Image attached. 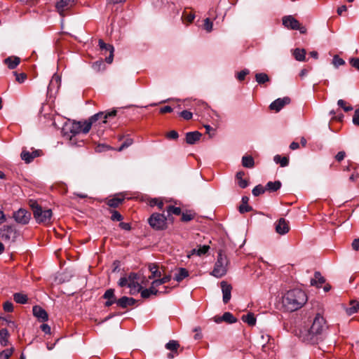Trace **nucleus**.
Here are the masks:
<instances>
[{
  "mask_svg": "<svg viewBox=\"0 0 359 359\" xmlns=\"http://www.w3.org/2000/svg\"><path fill=\"white\" fill-rule=\"evenodd\" d=\"M306 294L300 289L287 291L283 297V306L287 311L292 312L301 309L307 302Z\"/></svg>",
  "mask_w": 359,
  "mask_h": 359,
  "instance_id": "obj_1",
  "label": "nucleus"
},
{
  "mask_svg": "<svg viewBox=\"0 0 359 359\" xmlns=\"http://www.w3.org/2000/svg\"><path fill=\"white\" fill-rule=\"evenodd\" d=\"M326 328L325 318L320 314H316L311 327L302 331V337L307 342H316V337L321 334Z\"/></svg>",
  "mask_w": 359,
  "mask_h": 359,
  "instance_id": "obj_2",
  "label": "nucleus"
},
{
  "mask_svg": "<svg viewBox=\"0 0 359 359\" xmlns=\"http://www.w3.org/2000/svg\"><path fill=\"white\" fill-rule=\"evenodd\" d=\"M116 114V111L113 110L111 111L105 113V112H99L93 116H91L88 121H86L83 123H81V132L86 134L89 132L92 126L95 125L96 126V122L98 121H100V122L98 123V124L101 123H106L107 121L106 119L109 117H114Z\"/></svg>",
  "mask_w": 359,
  "mask_h": 359,
  "instance_id": "obj_3",
  "label": "nucleus"
},
{
  "mask_svg": "<svg viewBox=\"0 0 359 359\" xmlns=\"http://www.w3.org/2000/svg\"><path fill=\"white\" fill-rule=\"evenodd\" d=\"M228 264L229 260L226 256L223 255L221 252H219L214 269L210 274L216 278H222L225 276L227 272Z\"/></svg>",
  "mask_w": 359,
  "mask_h": 359,
  "instance_id": "obj_4",
  "label": "nucleus"
},
{
  "mask_svg": "<svg viewBox=\"0 0 359 359\" xmlns=\"http://www.w3.org/2000/svg\"><path fill=\"white\" fill-rule=\"evenodd\" d=\"M34 217L38 223L48 224L50 222L52 217V210L50 209L43 210L36 203L32 205Z\"/></svg>",
  "mask_w": 359,
  "mask_h": 359,
  "instance_id": "obj_5",
  "label": "nucleus"
},
{
  "mask_svg": "<svg viewBox=\"0 0 359 359\" xmlns=\"http://www.w3.org/2000/svg\"><path fill=\"white\" fill-rule=\"evenodd\" d=\"M18 235V231L13 225H4L0 229V238L5 242L14 243Z\"/></svg>",
  "mask_w": 359,
  "mask_h": 359,
  "instance_id": "obj_6",
  "label": "nucleus"
},
{
  "mask_svg": "<svg viewBox=\"0 0 359 359\" xmlns=\"http://www.w3.org/2000/svg\"><path fill=\"white\" fill-rule=\"evenodd\" d=\"M167 218L163 214L154 213L149 219L150 226L156 230H162L166 227Z\"/></svg>",
  "mask_w": 359,
  "mask_h": 359,
  "instance_id": "obj_7",
  "label": "nucleus"
},
{
  "mask_svg": "<svg viewBox=\"0 0 359 359\" xmlns=\"http://www.w3.org/2000/svg\"><path fill=\"white\" fill-rule=\"evenodd\" d=\"M282 20L283 25L287 29L299 30L302 34H304L306 32V27L302 26L299 22L292 15L285 16Z\"/></svg>",
  "mask_w": 359,
  "mask_h": 359,
  "instance_id": "obj_8",
  "label": "nucleus"
},
{
  "mask_svg": "<svg viewBox=\"0 0 359 359\" xmlns=\"http://www.w3.org/2000/svg\"><path fill=\"white\" fill-rule=\"evenodd\" d=\"M128 287L130 289V294H135L139 292L142 287L139 283V277L137 273H130L128 275Z\"/></svg>",
  "mask_w": 359,
  "mask_h": 359,
  "instance_id": "obj_9",
  "label": "nucleus"
},
{
  "mask_svg": "<svg viewBox=\"0 0 359 359\" xmlns=\"http://www.w3.org/2000/svg\"><path fill=\"white\" fill-rule=\"evenodd\" d=\"M15 221L21 224H26L30 219V213L25 209H19L18 211L13 212Z\"/></svg>",
  "mask_w": 359,
  "mask_h": 359,
  "instance_id": "obj_10",
  "label": "nucleus"
},
{
  "mask_svg": "<svg viewBox=\"0 0 359 359\" xmlns=\"http://www.w3.org/2000/svg\"><path fill=\"white\" fill-rule=\"evenodd\" d=\"M76 0H60L56 4V8L60 15H64L65 12L70 9Z\"/></svg>",
  "mask_w": 359,
  "mask_h": 359,
  "instance_id": "obj_11",
  "label": "nucleus"
},
{
  "mask_svg": "<svg viewBox=\"0 0 359 359\" xmlns=\"http://www.w3.org/2000/svg\"><path fill=\"white\" fill-rule=\"evenodd\" d=\"M290 102V98L288 97L278 98L270 104L269 107L271 110H274L278 112Z\"/></svg>",
  "mask_w": 359,
  "mask_h": 359,
  "instance_id": "obj_12",
  "label": "nucleus"
},
{
  "mask_svg": "<svg viewBox=\"0 0 359 359\" xmlns=\"http://www.w3.org/2000/svg\"><path fill=\"white\" fill-rule=\"evenodd\" d=\"M221 287L222 292V299L224 304L229 302L231 297L232 287L226 281L221 282Z\"/></svg>",
  "mask_w": 359,
  "mask_h": 359,
  "instance_id": "obj_13",
  "label": "nucleus"
},
{
  "mask_svg": "<svg viewBox=\"0 0 359 359\" xmlns=\"http://www.w3.org/2000/svg\"><path fill=\"white\" fill-rule=\"evenodd\" d=\"M290 230L288 222L284 218H280L276 223V231L280 235L287 233Z\"/></svg>",
  "mask_w": 359,
  "mask_h": 359,
  "instance_id": "obj_14",
  "label": "nucleus"
},
{
  "mask_svg": "<svg viewBox=\"0 0 359 359\" xmlns=\"http://www.w3.org/2000/svg\"><path fill=\"white\" fill-rule=\"evenodd\" d=\"M33 315L41 321H46L48 318L47 312L39 306H34L32 309Z\"/></svg>",
  "mask_w": 359,
  "mask_h": 359,
  "instance_id": "obj_15",
  "label": "nucleus"
},
{
  "mask_svg": "<svg viewBox=\"0 0 359 359\" xmlns=\"http://www.w3.org/2000/svg\"><path fill=\"white\" fill-rule=\"evenodd\" d=\"M201 133L198 131L187 133L186 142L188 144H194L201 139Z\"/></svg>",
  "mask_w": 359,
  "mask_h": 359,
  "instance_id": "obj_16",
  "label": "nucleus"
},
{
  "mask_svg": "<svg viewBox=\"0 0 359 359\" xmlns=\"http://www.w3.org/2000/svg\"><path fill=\"white\" fill-rule=\"evenodd\" d=\"M136 300L132 297H123L116 301V304L121 308H126L128 306H133L135 304Z\"/></svg>",
  "mask_w": 359,
  "mask_h": 359,
  "instance_id": "obj_17",
  "label": "nucleus"
},
{
  "mask_svg": "<svg viewBox=\"0 0 359 359\" xmlns=\"http://www.w3.org/2000/svg\"><path fill=\"white\" fill-rule=\"evenodd\" d=\"M140 293H141V297L142 298H149L150 297V295L151 294H157L158 292V290L156 289V287L153 285V283H151V285L150 286L149 288L148 289H144V290H141L140 291Z\"/></svg>",
  "mask_w": 359,
  "mask_h": 359,
  "instance_id": "obj_18",
  "label": "nucleus"
},
{
  "mask_svg": "<svg viewBox=\"0 0 359 359\" xmlns=\"http://www.w3.org/2000/svg\"><path fill=\"white\" fill-rule=\"evenodd\" d=\"M20 59L18 57H8L4 60V62L11 69H15L20 63Z\"/></svg>",
  "mask_w": 359,
  "mask_h": 359,
  "instance_id": "obj_19",
  "label": "nucleus"
},
{
  "mask_svg": "<svg viewBox=\"0 0 359 359\" xmlns=\"http://www.w3.org/2000/svg\"><path fill=\"white\" fill-rule=\"evenodd\" d=\"M359 310V302L356 301H351L350 306L346 309L347 315L351 316Z\"/></svg>",
  "mask_w": 359,
  "mask_h": 359,
  "instance_id": "obj_20",
  "label": "nucleus"
},
{
  "mask_svg": "<svg viewBox=\"0 0 359 359\" xmlns=\"http://www.w3.org/2000/svg\"><path fill=\"white\" fill-rule=\"evenodd\" d=\"M189 276V271L184 268H180L178 272L175 273L174 279L177 282H181L183 279Z\"/></svg>",
  "mask_w": 359,
  "mask_h": 359,
  "instance_id": "obj_21",
  "label": "nucleus"
},
{
  "mask_svg": "<svg viewBox=\"0 0 359 359\" xmlns=\"http://www.w3.org/2000/svg\"><path fill=\"white\" fill-rule=\"evenodd\" d=\"M149 270L151 272V276L149 277V279L154 278H159L161 276V272L158 269V266L155 264H150L149 265Z\"/></svg>",
  "mask_w": 359,
  "mask_h": 359,
  "instance_id": "obj_22",
  "label": "nucleus"
},
{
  "mask_svg": "<svg viewBox=\"0 0 359 359\" xmlns=\"http://www.w3.org/2000/svg\"><path fill=\"white\" fill-rule=\"evenodd\" d=\"M9 334L6 329L0 330V344L2 346H6L8 344Z\"/></svg>",
  "mask_w": 359,
  "mask_h": 359,
  "instance_id": "obj_23",
  "label": "nucleus"
},
{
  "mask_svg": "<svg viewBox=\"0 0 359 359\" xmlns=\"http://www.w3.org/2000/svg\"><path fill=\"white\" fill-rule=\"evenodd\" d=\"M242 320L250 326H253L256 324V318L253 313H248L246 315L242 316Z\"/></svg>",
  "mask_w": 359,
  "mask_h": 359,
  "instance_id": "obj_24",
  "label": "nucleus"
},
{
  "mask_svg": "<svg viewBox=\"0 0 359 359\" xmlns=\"http://www.w3.org/2000/svg\"><path fill=\"white\" fill-rule=\"evenodd\" d=\"M293 55L297 60L301 61V62L304 61L305 55H306V50L304 49L296 48L294 50Z\"/></svg>",
  "mask_w": 359,
  "mask_h": 359,
  "instance_id": "obj_25",
  "label": "nucleus"
},
{
  "mask_svg": "<svg viewBox=\"0 0 359 359\" xmlns=\"http://www.w3.org/2000/svg\"><path fill=\"white\" fill-rule=\"evenodd\" d=\"M281 187V183L279 181L269 182L266 185V190L270 191H276Z\"/></svg>",
  "mask_w": 359,
  "mask_h": 359,
  "instance_id": "obj_26",
  "label": "nucleus"
},
{
  "mask_svg": "<svg viewBox=\"0 0 359 359\" xmlns=\"http://www.w3.org/2000/svg\"><path fill=\"white\" fill-rule=\"evenodd\" d=\"M172 278V276L170 274H168V275H165L164 276L163 278H158V279H156V280H154L152 283H153V285L156 286V287H158L159 285H162V284H165V283H168Z\"/></svg>",
  "mask_w": 359,
  "mask_h": 359,
  "instance_id": "obj_27",
  "label": "nucleus"
},
{
  "mask_svg": "<svg viewBox=\"0 0 359 359\" xmlns=\"http://www.w3.org/2000/svg\"><path fill=\"white\" fill-rule=\"evenodd\" d=\"M242 165L245 168H252L255 165L254 159L251 156H244L242 158Z\"/></svg>",
  "mask_w": 359,
  "mask_h": 359,
  "instance_id": "obj_28",
  "label": "nucleus"
},
{
  "mask_svg": "<svg viewBox=\"0 0 359 359\" xmlns=\"http://www.w3.org/2000/svg\"><path fill=\"white\" fill-rule=\"evenodd\" d=\"M81 122H74L69 127V130L72 135H75L76 134L81 132Z\"/></svg>",
  "mask_w": 359,
  "mask_h": 359,
  "instance_id": "obj_29",
  "label": "nucleus"
},
{
  "mask_svg": "<svg viewBox=\"0 0 359 359\" xmlns=\"http://www.w3.org/2000/svg\"><path fill=\"white\" fill-rule=\"evenodd\" d=\"M325 282V278L321 276L320 273L316 271L314 274V278L311 280V285H316L318 283L323 284Z\"/></svg>",
  "mask_w": 359,
  "mask_h": 359,
  "instance_id": "obj_30",
  "label": "nucleus"
},
{
  "mask_svg": "<svg viewBox=\"0 0 359 359\" xmlns=\"http://www.w3.org/2000/svg\"><path fill=\"white\" fill-rule=\"evenodd\" d=\"M255 79L259 84H263L269 81V77L265 73H257L255 74Z\"/></svg>",
  "mask_w": 359,
  "mask_h": 359,
  "instance_id": "obj_31",
  "label": "nucleus"
},
{
  "mask_svg": "<svg viewBox=\"0 0 359 359\" xmlns=\"http://www.w3.org/2000/svg\"><path fill=\"white\" fill-rule=\"evenodd\" d=\"M13 299L15 302L18 304H25L27 302V297L26 294L22 293H15Z\"/></svg>",
  "mask_w": 359,
  "mask_h": 359,
  "instance_id": "obj_32",
  "label": "nucleus"
},
{
  "mask_svg": "<svg viewBox=\"0 0 359 359\" xmlns=\"http://www.w3.org/2000/svg\"><path fill=\"white\" fill-rule=\"evenodd\" d=\"M222 318L223 319V321L228 323H234L237 321V319L230 312H225L222 316Z\"/></svg>",
  "mask_w": 359,
  "mask_h": 359,
  "instance_id": "obj_33",
  "label": "nucleus"
},
{
  "mask_svg": "<svg viewBox=\"0 0 359 359\" xmlns=\"http://www.w3.org/2000/svg\"><path fill=\"white\" fill-rule=\"evenodd\" d=\"M123 201L122 198H113L107 201V205L112 208L118 207Z\"/></svg>",
  "mask_w": 359,
  "mask_h": 359,
  "instance_id": "obj_34",
  "label": "nucleus"
},
{
  "mask_svg": "<svg viewBox=\"0 0 359 359\" xmlns=\"http://www.w3.org/2000/svg\"><path fill=\"white\" fill-rule=\"evenodd\" d=\"M14 351L13 348H7L0 352V359H9Z\"/></svg>",
  "mask_w": 359,
  "mask_h": 359,
  "instance_id": "obj_35",
  "label": "nucleus"
},
{
  "mask_svg": "<svg viewBox=\"0 0 359 359\" xmlns=\"http://www.w3.org/2000/svg\"><path fill=\"white\" fill-rule=\"evenodd\" d=\"M180 346L179 343L177 341L175 340H170L169 342H168L165 344V348L168 350L176 351L177 348Z\"/></svg>",
  "mask_w": 359,
  "mask_h": 359,
  "instance_id": "obj_36",
  "label": "nucleus"
},
{
  "mask_svg": "<svg viewBox=\"0 0 359 359\" xmlns=\"http://www.w3.org/2000/svg\"><path fill=\"white\" fill-rule=\"evenodd\" d=\"M266 191V187H262L261 184H259L257 186H256L253 189H252V194L255 196H259L260 194H262L265 192Z\"/></svg>",
  "mask_w": 359,
  "mask_h": 359,
  "instance_id": "obj_37",
  "label": "nucleus"
},
{
  "mask_svg": "<svg viewBox=\"0 0 359 359\" xmlns=\"http://www.w3.org/2000/svg\"><path fill=\"white\" fill-rule=\"evenodd\" d=\"M167 212H168V215H170L171 214L179 215L181 213V209L178 207H174L172 205H169L167 208Z\"/></svg>",
  "mask_w": 359,
  "mask_h": 359,
  "instance_id": "obj_38",
  "label": "nucleus"
},
{
  "mask_svg": "<svg viewBox=\"0 0 359 359\" xmlns=\"http://www.w3.org/2000/svg\"><path fill=\"white\" fill-rule=\"evenodd\" d=\"M99 46L102 50H106L107 51L114 50L113 46L105 43L102 39L99 40Z\"/></svg>",
  "mask_w": 359,
  "mask_h": 359,
  "instance_id": "obj_39",
  "label": "nucleus"
},
{
  "mask_svg": "<svg viewBox=\"0 0 359 359\" xmlns=\"http://www.w3.org/2000/svg\"><path fill=\"white\" fill-rule=\"evenodd\" d=\"M332 64L335 67H338L345 64L344 60L338 55H334L332 60Z\"/></svg>",
  "mask_w": 359,
  "mask_h": 359,
  "instance_id": "obj_40",
  "label": "nucleus"
},
{
  "mask_svg": "<svg viewBox=\"0 0 359 359\" xmlns=\"http://www.w3.org/2000/svg\"><path fill=\"white\" fill-rule=\"evenodd\" d=\"M31 153L27 151H22L21 153L22 159L27 163H29L32 161V157H31Z\"/></svg>",
  "mask_w": 359,
  "mask_h": 359,
  "instance_id": "obj_41",
  "label": "nucleus"
},
{
  "mask_svg": "<svg viewBox=\"0 0 359 359\" xmlns=\"http://www.w3.org/2000/svg\"><path fill=\"white\" fill-rule=\"evenodd\" d=\"M133 143V140L131 138L126 139L121 146L117 149L118 151H121L124 149L130 147Z\"/></svg>",
  "mask_w": 359,
  "mask_h": 359,
  "instance_id": "obj_42",
  "label": "nucleus"
},
{
  "mask_svg": "<svg viewBox=\"0 0 359 359\" xmlns=\"http://www.w3.org/2000/svg\"><path fill=\"white\" fill-rule=\"evenodd\" d=\"M204 29L208 32H210L212 30L213 24L212 21H210V18H206L204 20V25H203Z\"/></svg>",
  "mask_w": 359,
  "mask_h": 359,
  "instance_id": "obj_43",
  "label": "nucleus"
},
{
  "mask_svg": "<svg viewBox=\"0 0 359 359\" xmlns=\"http://www.w3.org/2000/svg\"><path fill=\"white\" fill-rule=\"evenodd\" d=\"M337 104L341 107L345 111H349L353 109L351 106H346V102L344 100H339Z\"/></svg>",
  "mask_w": 359,
  "mask_h": 359,
  "instance_id": "obj_44",
  "label": "nucleus"
},
{
  "mask_svg": "<svg viewBox=\"0 0 359 359\" xmlns=\"http://www.w3.org/2000/svg\"><path fill=\"white\" fill-rule=\"evenodd\" d=\"M210 247L209 245H204L203 246H199V248L197 249V255L201 256L203 255H205L208 252L209 250Z\"/></svg>",
  "mask_w": 359,
  "mask_h": 359,
  "instance_id": "obj_45",
  "label": "nucleus"
},
{
  "mask_svg": "<svg viewBox=\"0 0 359 359\" xmlns=\"http://www.w3.org/2000/svg\"><path fill=\"white\" fill-rule=\"evenodd\" d=\"M250 71L247 69H245L237 74L236 78L239 81H243L245 79V76L249 74Z\"/></svg>",
  "mask_w": 359,
  "mask_h": 359,
  "instance_id": "obj_46",
  "label": "nucleus"
},
{
  "mask_svg": "<svg viewBox=\"0 0 359 359\" xmlns=\"http://www.w3.org/2000/svg\"><path fill=\"white\" fill-rule=\"evenodd\" d=\"M14 74L15 76L16 81L20 83H23L27 79V74L25 73L18 74L17 72H14Z\"/></svg>",
  "mask_w": 359,
  "mask_h": 359,
  "instance_id": "obj_47",
  "label": "nucleus"
},
{
  "mask_svg": "<svg viewBox=\"0 0 359 359\" xmlns=\"http://www.w3.org/2000/svg\"><path fill=\"white\" fill-rule=\"evenodd\" d=\"M103 297L104 299H116V298L114 297V290H112V289L107 290L104 292Z\"/></svg>",
  "mask_w": 359,
  "mask_h": 359,
  "instance_id": "obj_48",
  "label": "nucleus"
},
{
  "mask_svg": "<svg viewBox=\"0 0 359 359\" xmlns=\"http://www.w3.org/2000/svg\"><path fill=\"white\" fill-rule=\"evenodd\" d=\"M111 219L113 221H121L123 219V217L118 211L114 210L111 212Z\"/></svg>",
  "mask_w": 359,
  "mask_h": 359,
  "instance_id": "obj_49",
  "label": "nucleus"
},
{
  "mask_svg": "<svg viewBox=\"0 0 359 359\" xmlns=\"http://www.w3.org/2000/svg\"><path fill=\"white\" fill-rule=\"evenodd\" d=\"M111 149V148L109 146H108V145H106V144H98L97 146H96L95 149L96 152H102V151H104L109 150Z\"/></svg>",
  "mask_w": 359,
  "mask_h": 359,
  "instance_id": "obj_50",
  "label": "nucleus"
},
{
  "mask_svg": "<svg viewBox=\"0 0 359 359\" xmlns=\"http://www.w3.org/2000/svg\"><path fill=\"white\" fill-rule=\"evenodd\" d=\"M151 206L156 205L160 210H162L163 208V203L161 201H158V199H152L150 201Z\"/></svg>",
  "mask_w": 359,
  "mask_h": 359,
  "instance_id": "obj_51",
  "label": "nucleus"
},
{
  "mask_svg": "<svg viewBox=\"0 0 359 359\" xmlns=\"http://www.w3.org/2000/svg\"><path fill=\"white\" fill-rule=\"evenodd\" d=\"M252 210V208L249 206L248 204H241L239 207V211L241 213H245L249 212Z\"/></svg>",
  "mask_w": 359,
  "mask_h": 359,
  "instance_id": "obj_52",
  "label": "nucleus"
},
{
  "mask_svg": "<svg viewBox=\"0 0 359 359\" xmlns=\"http://www.w3.org/2000/svg\"><path fill=\"white\" fill-rule=\"evenodd\" d=\"M180 116L185 120H189L192 118L193 114L187 110H184L180 113Z\"/></svg>",
  "mask_w": 359,
  "mask_h": 359,
  "instance_id": "obj_53",
  "label": "nucleus"
},
{
  "mask_svg": "<svg viewBox=\"0 0 359 359\" xmlns=\"http://www.w3.org/2000/svg\"><path fill=\"white\" fill-rule=\"evenodd\" d=\"M4 309L6 312H11L13 310V305L10 302H6L4 304Z\"/></svg>",
  "mask_w": 359,
  "mask_h": 359,
  "instance_id": "obj_54",
  "label": "nucleus"
},
{
  "mask_svg": "<svg viewBox=\"0 0 359 359\" xmlns=\"http://www.w3.org/2000/svg\"><path fill=\"white\" fill-rule=\"evenodd\" d=\"M353 123L355 126H359V108L355 111V113H354V115L353 117Z\"/></svg>",
  "mask_w": 359,
  "mask_h": 359,
  "instance_id": "obj_55",
  "label": "nucleus"
},
{
  "mask_svg": "<svg viewBox=\"0 0 359 359\" xmlns=\"http://www.w3.org/2000/svg\"><path fill=\"white\" fill-rule=\"evenodd\" d=\"M118 285L121 287H128V277H122L118 281Z\"/></svg>",
  "mask_w": 359,
  "mask_h": 359,
  "instance_id": "obj_56",
  "label": "nucleus"
},
{
  "mask_svg": "<svg viewBox=\"0 0 359 359\" xmlns=\"http://www.w3.org/2000/svg\"><path fill=\"white\" fill-rule=\"evenodd\" d=\"M349 62L353 67L359 70V57L351 58L350 59Z\"/></svg>",
  "mask_w": 359,
  "mask_h": 359,
  "instance_id": "obj_57",
  "label": "nucleus"
},
{
  "mask_svg": "<svg viewBox=\"0 0 359 359\" xmlns=\"http://www.w3.org/2000/svg\"><path fill=\"white\" fill-rule=\"evenodd\" d=\"M167 138L176 140L178 137V133L175 130H171L166 135Z\"/></svg>",
  "mask_w": 359,
  "mask_h": 359,
  "instance_id": "obj_58",
  "label": "nucleus"
},
{
  "mask_svg": "<svg viewBox=\"0 0 359 359\" xmlns=\"http://www.w3.org/2000/svg\"><path fill=\"white\" fill-rule=\"evenodd\" d=\"M345 156L346 153L341 151L337 154V155L335 156V158L337 161L340 162L345 158Z\"/></svg>",
  "mask_w": 359,
  "mask_h": 359,
  "instance_id": "obj_59",
  "label": "nucleus"
},
{
  "mask_svg": "<svg viewBox=\"0 0 359 359\" xmlns=\"http://www.w3.org/2000/svg\"><path fill=\"white\" fill-rule=\"evenodd\" d=\"M193 219V216L189 213H183L182 215V220L184 222H189Z\"/></svg>",
  "mask_w": 359,
  "mask_h": 359,
  "instance_id": "obj_60",
  "label": "nucleus"
},
{
  "mask_svg": "<svg viewBox=\"0 0 359 359\" xmlns=\"http://www.w3.org/2000/svg\"><path fill=\"white\" fill-rule=\"evenodd\" d=\"M41 329L43 332H44L46 334H50V327L47 324H42L41 325Z\"/></svg>",
  "mask_w": 359,
  "mask_h": 359,
  "instance_id": "obj_61",
  "label": "nucleus"
},
{
  "mask_svg": "<svg viewBox=\"0 0 359 359\" xmlns=\"http://www.w3.org/2000/svg\"><path fill=\"white\" fill-rule=\"evenodd\" d=\"M172 109L170 106H165L164 107L161 108V109H160V112L162 113V114L170 113V112H172Z\"/></svg>",
  "mask_w": 359,
  "mask_h": 359,
  "instance_id": "obj_62",
  "label": "nucleus"
},
{
  "mask_svg": "<svg viewBox=\"0 0 359 359\" xmlns=\"http://www.w3.org/2000/svg\"><path fill=\"white\" fill-rule=\"evenodd\" d=\"M288 163H289V160L287 157H283L281 158L280 161L279 162L281 167L287 166L288 165Z\"/></svg>",
  "mask_w": 359,
  "mask_h": 359,
  "instance_id": "obj_63",
  "label": "nucleus"
},
{
  "mask_svg": "<svg viewBox=\"0 0 359 359\" xmlns=\"http://www.w3.org/2000/svg\"><path fill=\"white\" fill-rule=\"evenodd\" d=\"M352 248L355 250H359V238H356V239L353 240V241L352 243Z\"/></svg>",
  "mask_w": 359,
  "mask_h": 359,
  "instance_id": "obj_64",
  "label": "nucleus"
}]
</instances>
